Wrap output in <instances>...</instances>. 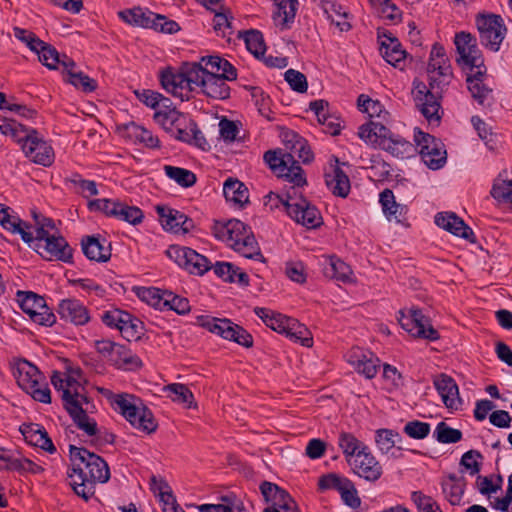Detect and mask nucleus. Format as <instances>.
I'll list each match as a JSON object with an SVG mask.
<instances>
[{
  "mask_svg": "<svg viewBox=\"0 0 512 512\" xmlns=\"http://www.w3.org/2000/svg\"><path fill=\"white\" fill-rule=\"evenodd\" d=\"M69 181L76 185L83 197H90L98 195V189L95 181L82 179L79 174H74Z\"/></svg>",
  "mask_w": 512,
  "mask_h": 512,
  "instance_id": "338daca9",
  "label": "nucleus"
},
{
  "mask_svg": "<svg viewBox=\"0 0 512 512\" xmlns=\"http://www.w3.org/2000/svg\"><path fill=\"white\" fill-rule=\"evenodd\" d=\"M435 223L455 236L462 237L471 243L476 242L473 230L454 213H438L435 216Z\"/></svg>",
  "mask_w": 512,
  "mask_h": 512,
  "instance_id": "bb28decb",
  "label": "nucleus"
},
{
  "mask_svg": "<svg viewBox=\"0 0 512 512\" xmlns=\"http://www.w3.org/2000/svg\"><path fill=\"white\" fill-rule=\"evenodd\" d=\"M276 10L273 12V20L281 30L291 27L298 10V0H274Z\"/></svg>",
  "mask_w": 512,
  "mask_h": 512,
  "instance_id": "c756f323",
  "label": "nucleus"
},
{
  "mask_svg": "<svg viewBox=\"0 0 512 512\" xmlns=\"http://www.w3.org/2000/svg\"><path fill=\"white\" fill-rule=\"evenodd\" d=\"M434 437L440 443H457L462 439V432L451 428L445 422H439L434 430Z\"/></svg>",
  "mask_w": 512,
  "mask_h": 512,
  "instance_id": "8fccbe9b",
  "label": "nucleus"
},
{
  "mask_svg": "<svg viewBox=\"0 0 512 512\" xmlns=\"http://www.w3.org/2000/svg\"><path fill=\"white\" fill-rule=\"evenodd\" d=\"M19 430L28 444L39 447L50 454L56 452V447L51 438L45 428L40 424L23 423Z\"/></svg>",
  "mask_w": 512,
  "mask_h": 512,
  "instance_id": "a878e982",
  "label": "nucleus"
},
{
  "mask_svg": "<svg viewBox=\"0 0 512 512\" xmlns=\"http://www.w3.org/2000/svg\"><path fill=\"white\" fill-rule=\"evenodd\" d=\"M348 362L355 370L364 375L367 379H372L378 373L380 360L373 357L371 353L365 354L360 348H353L348 356Z\"/></svg>",
  "mask_w": 512,
  "mask_h": 512,
  "instance_id": "c85d7f7f",
  "label": "nucleus"
},
{
  "mask_svg": "<svg viewBox=\"0 0 512 512\" xmlns=\"http://www.w3.org/2000/svg\"><path fill=\"white\" fill-rule=\"evenodd\" d=\"M302 186L293 185L283 195L270 192L266 198L273 202L271 208L281 204L290 218L307 228H317L322 224V217L316 206L312 205L301 193Z\"/></svg>",
  "mask_w": 512,
  "mask_h": 512,
  "instance_id": "20e7f679",
  "label": "nucleus"
},
{
  "mask_svg": "<svg viewBox=\"0 0 512 512\" xmlns=\"http://www.w3.org/2000/svg\"><path fill=\"white\" fill-rule=\"evenodd\" d=\"M264 160L277 176L288 179L296 186L307 183L304 171L293 153L268 150L264 153Z\"/></svg>",
  "mask_w": 512,
  "mask_h": 512,
  "instance_id": "1a4fd4ad",
  "label": "nucleus"
},
{
  "mask_svg": "<svg viewBox=\"0 0 512 512\" xmlns=\"http://www.w3.org/2000/svg\"><path fill=\"white\" fill-rule=\"evenodd\" d=\"M429 87L423 82H414V101L429 123H439L443 114L442 94L453 78L450 60L442 45L435 43L430 52L427 67Z\"/></svg>",
  "mask_w": 512,
  "mask_h": 512,
  "instance_id": "f257e3e1",
  "label": "nucleus"
},
{
  "mask_svg": "<svg viewBox=\"0 0 512 512\" xmlns=\"http://www.w3.org/2000/svg\"><path fill=\"white\" fill-rule=\"evenodd\" d=\"M400 438V434L391 429H378L375 435L376 444L382 453H388Z\"/></svg>",
  "mask_w": 512,
  "mask_h": 512,
  "instance_id": "864d4df0",
  "label": "nucleus"
},
{
  "mask_svg": "<svg viewBox=\"0 0 512 512\" xmlns=\"http://www.w3.org/2000/svg\"><path fill=\"white\" fill-rule=\"evenodd\" d=\"M162 107L154 113L155 122L177 140H189L188 128L193 125V119L176 108H170L166 103Z\"/></svg>",
  "mask_w": 512,
  "mask_h": 512,
  "instance_id": "f8f14e48",
  "label": "nucleus"
},
{
  "mask_svg": "<svg viewBox=\"0 0 512 512\" xmlns=\"http://www.w3.org/2000/svg\"><path fill=\"white\" fill-rule=\"evenodd\" d=\"M357 105L359 109L367 113L371 119L389 120V112L379 100H373L369 96L361 94L357 99Z\"/></svg>",
  "mask_w": 512,
  "mask_h": 512,
  "instance_id": "ea45409f",
  "label": "nucleus"
},
{
  "mask_svg": "<svg viewBox=\"0 0 512 512\" xmlns=\"http://www.w3.org/2000/svg\"><path fill=\"white\" fill-rule=\"evenodd\" d=\"M268 508H278L277 510L283 512H300L296 502L284 489L280 490L278 496H276L275 501Z\"/></svg>",
  "mask_w": 512,
  "mask_h": 512,
  "instance_id": "0e129e2a",
  "label": "nucleus"
},
{
  "mask_svg": "<svg viewBox=\"0 0 512 512\" xmlns=\"http://www.w3.org/2000/svg\"><path fill=\"white\" fill-rule=\"evenodd\" d=\"M14 377L19 387L41 403L51 402V392L46 383H40L43 375L39 369L27 360H20L14 369Z\"/></svg>",
  "mask_w": 512,
  "mask_h": 512,
  "instance_id": "0eeeda50",
  "label": "nucleus"
},
{
  "mask_svg": "<svg viewBox=\"0 0 512 512\" xmlns=\"http://www.w3.org/2000/svg\"><path fill=\"white\" fill-rule=\"evenodd\" d=\"M399 322L407 332L412 336L424 338L428 340H437L439 333L430 324V320L426 317L420 309L412 308L409 310V315H404L402 312Z\"/></svg>",
  "mask_w": 512,
  "mask_h": 512,
  "instance_id": "6ab92c4d",
  "label": "nucleus"
},
{
  "mask_svg": "<svg viewBox=\"0 0 512 512\" xmlns=\"http://www.w3.org/2000/svg\"><path fill=\"white\" fill-rule=\"evenodd\" d=\"M157 15L158 14H154L151 11L135 7L130 9V24L133 23L143 28L153 29L156 24L155 16Z\"/></svg>",
  "mask_w": 512,
  "mask_h": 512,
  "instance_id": "4d7b16f0",
  "label": "nucleus"
},
{
  "mask_svg": "<svg viewBox=\"0 0 512 512\" xmlns=\"http://www.w3.org/2000/svg\"><path fill=\"white\" fill-rule=\"evenodd\" d=\"M37 45V50H34L38 54L39 61L49 69H57L60 64V54L50 44L44 41H34Z\"/></svg>",
  "mask_w": 512,
  "mask_h": 512,
  "instance_id": "37998d69",
  "label": "nucleus"
},
{
  "mask_svg": "<svg viewBox=\"0 0 512 512\" xmlns=\"http://www.w3.org/2000/svg\"><path fill=\"white\" fill-rule=\"evenodd\" d=\"M285 80L296 92L305 93L308 89L306 76L297 70L288 69L285 72Z\"/></svg>",
  "mask_w": 512,
  "mask_h": 512,
  "instance_id": "e2e57ef3",
  "label": "nucleus"
},
{
  "mask_svg": "<svg viewBox=\"0 0 512 512\" xmlns=\"http://www.w3.org/2000/svg\"><path fill=\"white\" fill-rule=\"evenodd\" d=\"M157 213L166 231L175 234L187 233L193 227V221L178 210L157 206Z\"/></svg>",
  "mask_w": 512,
  "mask_h": 512,
  "instance_id": "b1692460",
  "label": "nucleus"
},
{
  "mask_svg": "<svg viewBox=\"0 0 512 512\" xmlns=\"http://www.w3.org/2000/svg\"><path fill=\"white\" fill-rule=\"evenodd\" d=\"M22 151L30 161L48 167L54 162L52 146L39 136L37 130H27L26 135L18 137Z\"/></svg>",
  "mask_w": 512,
  "mask_h": 512,
  "instance_id": "ddd939ff",
  "label": "nucleus"
},
{
  "mask_svg": "<svg viewBox=\"0 0 512 512\" xmlns=\"http://www.w3.org/2000/svg\"><path fill=\"white\" fill-rule=\"evenodd\" d=\"M446 162V151L439 144L431 152L424 153V163L433 170L440 169Z\"/></svg>",
  "mask_w": 512,
  "mask_h": 512,
  "instance_id": "052dcab7",
  "label": "nucleus"
},
{
  "mask_svg": "<svg viewBox=\"0 0 512 512\" xmlns=\"http://www.w3.org/2000/svg\"><path fill=\"white\" fill-rule=\"evenodd\" d=\"M302 186L293 185L283 195L270 192L266 198L273 202L271 208L281 204L290 218L307 228H317L322 224V217L316 206L312 205L301 193Z\"/></svg>",
  "mask_w": 512,
  "mask_h": 512,
  "instance_id": "39448f33",
  "label": "nucleus"
},
{
  "mask_svg": "<svg viewBox=\"0 0 512 512\" xmlns=\"http://www.w3.org/2000/svg\"><path fill=\"white\" fill-rule=\"evenodd\" d=\"M57 313L60 319L74 325H85L90 320L89 311L79 300L74 298L63 299L59 302Z\"/></svg>",
  "mask_w": 512,
  "mask_h": 512,
  "instance_id": "393cba45",
  "label": "nucleus"
},
{
  "mask_svg": "<svg viewBox=\"0 0 512 512\" xmlns=\"http://www.w3.org/2000/svg\"><path fill=\"white\" fill-rule=\"evenodd\" d=\"M471 122L474 128L476 129L479 137L485 141L486 145H489V147L493 149L494 145L496 144L494 140L495 135L492 132L491 128L488 126V124L485 123L478 116H473Z\"/></svg>",
  "mask_w": 512,
  "mask_h": 512,
  "instance_id": "69168bd1",
  "label": "nucleus"
},
{
  "mask_svg": "<svg viewBox=\"0 0 512 512\" xmlns=\"http://www.w3.org/2000/svg\"><path fill=\"white\" fill-rule=\"evenodd\" d=\"M434 386L448 409L457 410L461 406L458 386L452 377L442 373L434 379Z\"/></svg>",
  "mask_w": 512,
  "mask_h": 512,
  "instance_id": "cd10ccee",
  "label": "nucleus"
},
{
  "mask_svg": "<svg viewBox=\"0 0 512 512\" xmlns=\"http://www.w3.org/2000/svg\"><path fill=\"white\" fill-rule=\"evenodd\" d=\"M380 203L386 216H394L396 219L402 214L403 207L395 201L394 194L390 189H384L380 193Z\"/></svg>",
  "mask_w": 512,
  "mask_h": 512,
  "instance_id": "5fc2aeb1",
  "label": "nucleus"
},
{
  "mask_svg": "<svg viewBox=\"0 0 512 512\" xmlns=\"http://www.w3.org/2000/svg\"><path fill=\"white\" fill-rule=\"evenodd\" d=\"M68 82L75 86L78 89H81L83 92H93L97 88L96 80L90 78L88 75L83 72H75L69 70V79Z\"/></svg>",
  "mask_w": 512,
  "mask_h": 512,
  "instance_id": "bf43d9fd",
  "label": "nucleus"
},
{
  "mask_svg": "<svg viewBox=\"0 0 512 512\" xmlns=\"http://www.w3.org/2000/svg\"><path fill=\"white\" fill-rule=\"evenodd\" d=\"M163 302V310H173L180 315L190 311L189 300L174 294L172 291L167 290V293L164 294Z\"/></svg>",
  "mask_w": 512,
  "mask_h": 512,
  "instance_id": "09e8293b",
  "label": "nucleus"
},
{
  "mask_svg": "<svg viewBox=\"0 0 512 512\" xmlns=\"http://www.w3.org/2000/svg\"><path fill=\"white\" fill-rule=\"evenodd\" d=\"M323 272L326 277L342 282H347L352 274L350 266L335 256L326 260Z\"/></svg>",
  "mask_w": 512,
  "mask_h": 512,
  "instance_id": "4c0bfd02",
  "label": "nucleus"
},
{
  "mask_svg": "<svg viewBox=\"0 0 512 512\" xmlns=\"http://www.w3.org/2000/svg\"><path fill=\"white\" fill-rule=\"evenodd\" d=\"M34 250L47 261L73 263V249L62 235H52L46 242L33 246Z\"/></svg>",
  "mask_w": 512,
  "mask_h": 512,
  "instance_id": "f3484780",
  "label": "nucleus"
},
{
  "mask_svg": "<svg viewBox=\"0 0 512 512\" xmlns=\"http://www.w3.org/2000/svg\"><path fill=\"white\" fill-rule=\"evenodd\" d=\"M161 86L175 97H179L182 101L189 100L191 89H188L186 83L185 71L183 65L179 71L171 67H167L160 73Z\"/></svg>",
  "mask_w": 512,
  "mask_h": 512,
  "instance_id": "5701e85b",
  "label": "nucleus"
},
{
  "mask_svg": "<svg viewBox=\"0 0 512 512\" xmlns=\"http://www.w3.org/2000/svg\"><path fill=\"white\" fill-rule=\"evenodd\" d=\"M136 98L145 106L156 109L161 103L169 102L170 100L164 97L161 93L150 89H136L133 91Z\"/></svg>",
  "mask_w": 512,
  "mask_h": 512,
  "instance_id": "3c124183",
  "label": "nucleus"
},
{
  "mask_svg": "<svg viewBox=\"0 0 512 512\" xmlns=\"http://www.w3.org/2000/svg\"><path fill=\"white\" fill-rule=\"evenodd\" d=\"M166 254L178 266L186 269L191 274L204 275L212 268V263L207 257L189 247L171 245Z\"/></svg>",
  "mask_w": 512,
  "mask_h": 512,
  "instance_id": "4468645a",
  "label": "nucleus"
},
{
  "mask_svg": "<svg viewBox=\"0 0 512 512\" xmlns=\"http://www.w3.org/2000/svg\"><path fill=\"white\" fill-rule=\"evenodd\" d=\"M62 400L64 408L76 426L87 435L96 436L98 434L97 423L87 415V410L82 407L83 403H89L88 396L80 393L77 389L72 392L69 388H66L63 390Z\"/></svg>",
  "mask_w": 512,
  "mask_h": 512,
  "instance_id": "9d476101",
  "label": "nucleus"
},
{
  "mask_svg": "<svg viewBox=\"0 0 512 512\" xmlns=\"http://www.w3.org/2000/svg\"><path fill=\"white\" fill-rule=\"evenodd\" d=\"M81 247L83 254L90 261L107 262L111 257L110 249L104 247L98 237H83L81 240Z\"/></svg>",
  "mask_w": 512,
  "mask_h": 512,
  "instance_id": "2f4dec72",
  "label": "nucleus"
},
{
  "mask_svg": "<svg viewBox=\"0 0 512 512\" xmlns=\"http://www.w3.org/2000/svg\"><path fill=\"white\" fill-rule=\"evenodd\" d=\"M212 233L217 239L226 242L243 257L265 262L250 227L242 221L238 219H230L226 222L215 221L212 226Z\"/></svg>",
  "mask_w": 512,
  "mask_h": 512,
  "instance_id": "7ed1b4c3",
  "label": "nucleus"
},
{
  "mask_svg": "<svg viewBox=\"0 0 512 512\" xmlns=\"http://www.w3.org/2000/svg\"><path fill=\"white\" fill-rule=\"evenodd\" d=\"M226 81L219 74L210 72L206 82H204L202 92L209 98L225 100L230 97V87Z\"/></svg>",
  "mask_w": 512,
  "mask_h": 512,
  "instance_id": "473e14b6",
  "label": "nucleus"
},
{
  "mask_svg": "<svg viewBox=\"0 0 512 512\" xmlns=\"http://www.w3.org/2000/svg\"><path fill=\"white\" fill-rule=\"evenodd\" d=\"M292 140L294 143L290 147V151L288 153H293L295 155V160H301L303 163H309L313 159V153L310 148L306 145V142L298 136L296 133L291 134Z\"/></svg>",
  "mask_w": 512,
  "mask_h": 512,
  "instance_id": "6e6d98bb",
  "label": "nucleus"
},
{
  "mask_svg": "<svg viewBox=\"0 0 512 512\" xmlns=\"http://www.w3.org/2000/svg\"><path fill=\"white\" fill-rule=\"evenodd\" d=\"M382 149L401 159L413 157L417 153V148L414 144L398 135H394L389 141L386 140V144L385 142L383 143Z\"/></svg>",
  "mask_w": 512,
  "mask_h": 512,
  "instance_id": "f704fd0d",
  "label": "nucleus"
},
{
  "mask_svg": "<svg viewBox=\"0 0 512 512\" xmlns=\"http://www.w3.org/2000/svg\"><path fill=\"white\" fill-rule=\"evenodd\" d=\"M414 141L416 143L415 147L417 150L419 149V154L424 161V153L431 152L433 147L438 146L441 142L436 139L434 136L424 133L421 130L415 131Z\"/></svg>",
  "mask_w": 512,
  "mask_h": 512,
  "instance_id": "13d9d810",
  "label": "nucleus"
},
{
  "mask_svg": "<svg viewBox=\"0 0 512 512\" xmlns=\"http://www.w3.org/2000/svg\"><path fill=\"white\" fill-rule=\"evenodd\" d=\"M378 39L382 57L395 68L403 70L407 53L402 49L399 40L391 32H378Z\"/></svg>",
  "mask_w": 512,
  "mask_h": 512,
  "instance_id": "4be33fe9",
  "label": "nucleus"
},
{
  "mask_svg": "<svg viewBox=\"0 0 512 512\" xmlns=\"http://www.w3.org/2000/svg\"><path fill=\"white\" fill-rule=\"evenodd\" d=\"M17 301L22 311L39 325L51 327L56 323V315L46 304L44 297L31 291H18Z\"/></svg>",
  "mask_w": 512,
  "mask_h": 512,
  "instance_id": "9b49d317",
  "label": "nucleus"
},
{
  "mask_svg": "<svg viewBox=\"0 0 512 512\" xmlns=\"http://www.w3.org/2000/svg\"><path fill=\"white\" fill-rule=\"evenodd\" d=\"M133 291L141 301L156 309L163 310L164 294L167 293V290L155 287H134Z\"/></svg>",
  "mask_w": 512,
  "mask_h": 512,
  "instance_id": "79ce46f5",
  "label": "nucleus"
},
{
  "mask_svg": "<svg viewBox=\"0 0 512 512\" xmlns=\"http://www.w3.org/2000/svg\"><path fill=\"white\" fill-rule=\"evenodd\" d=\"M476 25L481 44L492 51H498L507 31L501 16L495 14L478 15Z\"/></svg>",
  "mask_w": 512,
  "mask_h": 512,
  "instance_id": "2eb2a0df",
  "label": "nucleus"
},
{
  "mask_svg": "<svg viewBox=\"0 0 512 512\" xmlns=\"http://www.w3.org/2000/svg\"><path fill=\"white\" fill-rule=\"evenodd\" d=\"M69 452L72 463V473H68L70 485L78 496L87 501L95 494L96 483L108 481L109 467L100 456L84 447L70 445Z\"/></svg>",
  "mask_w": 512,
  "mask_h": 512,
  "instance_id": "f03ea898",
  "label": "nucleus"
},
{
  "mask_svg": "<svg viewBox=\"0 0 512 512\" xmlns=\"http://www.w3.org/2000/svg\"><path fill=\"white\" fill-rule=\"evenodd\" d=\"M130 425L145 434H152L158 428V422L144 401L130 394Z\"/></svg>",
  "mask_w": 512,
  "mask_h": 512,
  "instance_id": "aec40b11",
  "label": "nucleus"
},
{
  "mask_svg": "<svg viewBox=\"0 0 512 512\" xmlns=\"http://www.w3.org/2000/svg\"><path fill=\"white\" fill-rule=\"evenodd\" d=\"M254 312L272 330L285 334L287 338L302 346L311 347L313 345L311 332L297 319L261 307H256Z\"/></svg>",
  "mask_w": 512,
  "mask_h": 512,
  "instance_id": "423d86ee",
  "label": "nucleus"
},
{
  "mask_svg": "<svg viewBox=\"0 0 512 512\" xmlns=\"http://www.w3.org/2000/svg\"><path fill=\"white\" fill-rule=\"evenodd\" d=\"M454 44L459 55L456 58L458 65L469 67L471 70L473 68L481 70L486 67L477 40L471 33L465 31L456 33Z\"/></svg>",
  "mask_w": 512,
  "mask_h": 512,
  "instance_id": "dca6fc26",
  "label": "nucleus"
},
{
  "mask_svg": "<svg viewBox=\"0 0 512 512\" xmlns=\"http://www.w3.org/2000/svg\"><path fill=\"white\" fill-rule=\"evenodd\" d=\"M250 91L252 98L255 101V105L258 108L259 113L268 119L269 121L274 120L273 112L270 108L271 99L260 87L249 86L246 87Z\"/></svg>",
  "mask_w": 512,
  "mask_h": 512,
  "instance_id": "de8ad7c7",
  "label": "nucleus"
},
{
  "mask_svg": "<svg viewBox=\"0 0 512 512\" xmlns=\"http://www.w3.org/2000/svg\"><path fill=\"white\" fill-rule=\"evenodd\" d=\"M324 11L331 22L335 24L340 31L350 30L351 25L347 21V12L342 8L341 5L334 2H326L324 5Z\"/></svg>",
  "mask_w": 512,
  "mask_h": 512,
  "instance_id": "49530a36",
  "label": "nucleus"
},
{
  "mask_svg": "<svg viewBox=\"0 0 512 512\" xmlns=\"http://www.w3.org/2000/svg\"><path fill=\"white\" fill-rule=\"evenodd\" d=\"M5 461L8 471H17L20 474H40L44 469L28 458L0 457Z\"/></svg>",
  "mask_w": 512,
  "mask_h": 512,
  "instance_id": "a19ab883",
  "label": "nucleus"
},
{
  "mask_svg": "<svg viewBox=\"0 0 512 512\" xmlns=\"http://www.w3.org/2000/svg\"><path fill=\"white\" fill-rule=\"evenodd\" d=\"M9 207L0 203V224L1 226L12 232L20 234L22 240L25 243H29L33 240L32 233L26 232L23 228H21V219L16 216H11L8 213Z\"/></svg>",
  "mask_w": 512,
  "mask_h": 512,
  "instance_id": "e433bc0d",
  "label": "nucleus"
},
{
  "mask_svg": "<svg viewBox=\"0 0 512 512\" xmlns=\"http://www.w3.org/2000/svg\"><path fill=\"white\" fill-rule=\"evenodd\" d=\"M239 37L244 38L247 49L257 58L264 55L266 45L263 35L259 30L250 29L247 31H240Z\"/></svg>",
  "mask_w": 512,
  "mask_h": 512,
  "instance_id": "c03bdc74",
  "label": "nucleus"
},
{
  "mask_svg": "<svg viewBox=\"0 0 512 512\" xmlns=\"http://www.w3.org/2000/svg\"><path fill=\"white\" fill-rule=\"evenodd\" d=\"M163 390L169 392V397L173 402L183 404L186 408H196L192 391L185 384L172 383L164 386Z\"/></svg>",
  "mask_w": 512,
  "mask_h": 512,
  "instance_id": "58836bf2",
  "label": "nucleus"
},
{
  "mask_svg": "<svg viewBox=\"0 0 512 512\" xmlns=\"http://www.w3.org/2000/svg\"><path fill=\"white\" fill-rule=\"evenodd\" d=\"M487 68L483 67L478 69L474 74L467 76L468 89L472 97L480 104L485 103L491 98L492 89L483 83V78L486 75Z\"/></svg>",
  "mask_w": 512,
  "mask_h": 512,
  "instance_id": "7c9ffc66",
  "label": "nucleus"
},
{
  "mask_svg": "<svg viewBox=\"0 0 512 512\" xmlns=\"http://www.w3.org/2000/svg\"><path fill=\"white\" fill-rule=\"evenodd\" d=\"M164 171L170 179L174 180L178 185L185 188L192 187L197 181L196 175L192 171L185 168L165 165Z\"/></svg>",
  "mask_w": 512,
  "mask_h": 512,
  "instance_id": "a18cd8bd",
  "label": "nucleus"
},
{
  "mask_svg": "<svg viewBox=\"0 0 512 512\" xmlns=\"http://www.w3.org/2000/svg\"><path fill=\"white\" fill-rule=\"evenodd\" d=\"M347 462L356 475L369 482H376L383 474L380 462L372 455L367 446H363L355 457L348 459Z\"/></svg>",
  "mask_w": 512,
  "mask_h": 512,
  "instance_id": "a211bd4d",
  "label": "nucleus"
},
{
  "mask_svg": "<svg viewBox=\"0 0 512 512\" xmlns=\"http://www.w3.org/2000/svg\"><path fill=\"white\" fill-rule=\"evenodd\" d=\"M196 324L222 338L234 341L246 348L253 346V337L243 327L227 318H216L207 315L196 317Z\"/></svg>",
  "mask_w": 512,
  "mask_h": 512,
  "instance_id": "6e6552de",
  "label": "nucleus"
},
{
  "mask_svg": "<svg viewBox=\"0 0 512 512\" xmlns=\"http://www.w3.org/2000/svg\"><path fill=\"white\" fill-rule=\"evenodd\" d=\"M223 194L227 201L243 206L249 201L247 187L237 179L229 178L223 185Z\"/></svg>",
  "mask_w": 512,
  "mask_h": 512,
  "instance_id": "72a5a7b5",
  "label": "nucleus"
},
{
  "mask_svg": "<svg viewBox=\"0 0 512 512\" xmlns=\"http://www.w3.org/2000/svg\"><path fill=\"white\" fill-rule=\"evenodd\" d=\"M404 433L413 439H424L430 433V424L419 420L409 421L404 426Z\"/></svg>",
  "mask_w": 512,
  "mask_h": 512,
  "instance_id": "680f3d73",
  "label": "nucleus"
},
{
  "mask_svg": "<svg viewBox=\"0 0 512 512\" xmlns=\"http://www.w3.org/2000/svg\"><path fill=\"white\" fill-rule=\"evenodd\" d=\"M325 183L333 195L345 198L351 188L350 179L340 166L338 157L331 156L329 166L324 173Z\"/></svg>",
  "mask_w": 512,
  "mask_h": 512,
  "instance_id": "412c9836",
  "label": "nucleus"
},
{
  "mask_svg": "<svg viewBox=\"0 0 512 512\" xmlns=\"http://www.w3.org/2000/svg\"><path fill=\"white\" fill-rule=\"evenodd\" d=\"M338 444L347 460L353 459L357 452L364 446L352 433L348 432H342L339 435Z\"/></svg>",
  "mask_w": 512,
  "mask_h": 512,
  "instance_id": "603ef678",
  "label": "nucleus"
},
{
  "mask_svg": "<svg viewBox=\"0 0 512 512\" xmlns=\"http://www.w3.org/2000/svg\"><path fill=\"white\" fill-rule=\"evenodd\" d=\"M183 71H185L186 75V83L188 84V89H191V92L196 88H203L204 82L208 78L210 74L207 68H204L201 63L197 62H187L183 63Z\"/></svg>",
  "mask_w": 512,
  "mask_h": 512,
  "instance_id": "c9c22d12",
  "label": "nucleus"
},
{
  "mask_svg": "<svg viewBox=\"0 0 512 512\" xmlns=\"http://www.w3.org/2000/svg\"><path fill=\"white\" fill-rule=\"evenodd\" d=\"M411 499L417 508L422 512H436L439 507L430 496L423 494L421 491H413Z\"/></svg>",
  "mask_w": 512,
  "mask_h": 512,
  "instance_id": "774afa93",
  "label": "nucleus"
}]
</instances>
